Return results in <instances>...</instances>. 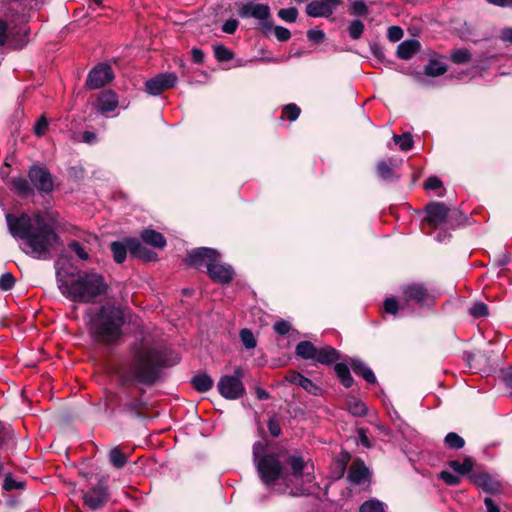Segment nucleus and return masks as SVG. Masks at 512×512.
I'll return each instance as SVG.
<instances>
[{"instance_id":"ddd939ff","label":"nucleus","mask_w":512,"mask_h":512,"mask_svg":"<svg viewBox=\"0 0 512 512\" xmlns=\"http://www.w3.org/2000/svg\"><path fill=\"white\" fill-rule=\"evenodd\" d=\"M113 78L114 73L111 65L100 63L90 70L85 85L90 90L99 89L110 83Z\"/></svg>"},{"instance_id":"0e129e2a","label":"nucleus","mask_w":512,"mask_h":512,"mask_svg":"<svg viewBox=\"0 0 512 512\" xmlns=\"http://www.w3.org/2000/svg\"><path fill=\"white\" fill-rule=\"evenodd\" d=\"M404 35L403 29L399 26H390L387 31V38L391 42H397L402 39Z\"/></svg>"},{"instance_id":"c9c22d12","label":"nucleus","mask_w":512,"mask_h":512,"mask_svg":"<svg viewBox=\"0 0 512 512\" xmlns=\"http://www.w3.org/2000/svg\"><path fill=\"white\" fill-rule=\"evenodd\" d=\"M449 467L452 468L456 473L461 475H469L474 472V460L470 456H465L463 462H459L458 460H451L448 463Z\"/></svg>"},{"instance_id":"f257e3e1","label":"nucleus","mask_w":512,"mask_h":512,"mask_svg":"<svg viewBox=\"0 0 512 512\" xmlns=\"http://www.w3.org/2000/svg\"><path fill=\"white\" fill-rule=\"evenodd\" d=\"M172 365L161 350L139 349L130 361L119 364L114 373L118 387L124 390L137 384L152 387L160 380L162 370Z\"/></svg>"},{"instance_id":"ea45409f","label":"nucleus","mask_w":512,"mask_h":512,"mask_svg":"<svg viewBox=\"0 0 512 512\" xmlns=\"http://www.w3.org/2000/svg\"><path fill=\"white\" fill-rule=\"evenodd\" d=\"M472 59V54L467 48L453 49L451 51L450 60L454 64H466Z\"/></svg>"},{"instance_id":"6ab92c4d","label":"nucleus","mask_w":512,"mask_h":512,"mask_svg":"<svg viewBox=\"0 0 512 512\" xmlns=\"http://www.w3.org/2000/svg\"><path fill=\"white\" fill-rule=\"evenodd\" d=\"M341 4L342 0H314L307 4L306 13L310 17L328 18Z\"/></svg>"},{"instance_id":"338daca9","label":"nucleus","mask_w":512,"mask_h":512,"mask_svg":"<svg viewBox=\"0 0 512 512\" xmlns=\"http://www.w3.org/2000/svg\"><path fill=\"white\" fill-rule=\"evenodd\" d=\"M239 26L237 19H228L222 25V31L226 34H234Z\"/></svg>"},{"instance_id":"9d476101","label":"nucleus","mask_w":512,"mask_h":512,"mask_svg":"<svg viewBox=\"0 0 512 512\" xmlns=\"http://www.w3.org/2000/svg\"><path fill=\"white\" fill-rule=\"evenodd\" d=\"M402 299L406 305L415 303L419 306L430 305L434 302V297L429 292L427 286L421 282L405 284L401 287Z\"/></svg>"},{"instance_id":"09e8293b","label":"nucleus","mask_w":512,"mask_h":512,"mask_svg":"<svg viewBox=\"0 0 512 512\" xmlns=\"http://www.w3.org/2000/svg\"><path fill=\"white\" fill-rule=\"evenodd\" d=\"M301 113V109L295 104L290 103L282 109V118H287L289 121H295Z\"/></svg>"},{"instance_id":"423d86ee","label":"nucleus","mask_w":512,"mask_h":512,"mask_svg":"<svg viewBox=\"0 0 512 512\" xmlns=\"http://www.w3.org/2000/svg\"><path fill=\"white\" fill-rule=\"evenodd\" d=\"M34 222L35 226L25 240L28 248L25 253L36 259H50L51 250L59 242L60 237L41 212L34 214Z\"/></svg>"},{"instance_id":"9b49d317","label":"nucleus","mask_w":512,"mask_h":512,"mask_svg":"<svg viewBox=\"0 0 512 512\" xmlns=\"http://www.w3.org/2000/svg\"><path fill=\"white\" fill-rule=\"evenodd\" d=\"M83 504L92 511L103 509L110 500L109 488L103 479L83 493Z\"/></svg>"},{"instance_id":"052dcab7","label":"nucleus","mask_w":512,"mask_h":512,"mask_svg":"<svg viewBox=\"0 0 512 512\" xmlns=\"http://www.w3.org/2000/svg\"><path fill=\"white\" fill-rule=\"evenodd\" d=\"M48 126H49V121H48V119H47L44 115H42V116H41V117L36 121V123H35V125H34L33 130H34L35 135H37V136H43V135L46 133V131H47V129H48Z\"/></svg>"},{"instance_id":"13d9d810","label":"nucleus","mask_w":512,"mask_h":512,"mask_svg":"<svg viewBox=\"0 0 512 512\" xmlns=\"http://www.w3.org/2000/svg\"><path fill=\"white\" fill-rule=\"evenodd\" d=\"M273 329L278 335L284 336L292 330V326L288 321L280 319L273 324Z\"/></svg>"},{"instance_id":"680f3d73","label":"nucleus","mask_w":512,"mask_h":512,"mask_svg":"<svg viewBox=\"0 0 512 512\" xmlns=\"http://www.w3.org/2000/svg\"><path fill=\"white\" fill-rule=\"evenodd\" d=\"M25 485V482L14 480L11 475H7L3 482V489L5 491H12L14 489H22Z\"/></svg>"},{"instance_id":"37998d69","label":"nucleus","mask_w":512,"mask_h":512,"mask_svg":"<svg viewBox=\"0 0 512 512\" xmlns=\"http://www.w3.org/2000/svg\"><path fill=\"white\" fill-rule=\"evenodd\" d=\"M445 445L450 449L459 450L465 446V440L455 432H449L444 439Z\"/></svg>"},{"instance_id":"c85d7f7f","label":"nucleus","mask_w":512,"mask_h":512,"mask_svg":"<svg viewBox=\"0 0 512 512\" xmlns=\"http://www.w3.org/2000/svg\"><path fill=\"white\" fill-rule=\"evenodd\" d=\"M140 237L145 244L157 249H163L167 244L164 235L154 229H144Z\"/></svg>"},{"instance_id":"e433bc0d","label":"nucleus","mask_w":512,"mask_h":512,"mask_svg":"<svg viewBox=\"0 0 512 512\" xmlns=\"http://www.w3.org/2000/svg\"><path fill=\"white\" fill-rule=\"evenodd\" d=\"M447 70L448 66L446 63L432 58L424 67V74L429 77H438L445 74Z\"/></svg>"},{"instance_id":"2eb2a0df","label":"nucleus","mask_w":512,"mask_h":512,"mask_svg":"<svg viewBox=\"0 0 512 512\" xmlns=\"http://www.w3.org/2000/svg\"><path fill=\"white\" fill-rule=\"evenodd\" d=\"M221 256L208 265L206 273L214 282L222 285L230 284L234 278L235 272L231 265L221 263Z\"/></svg>"},{"instance_id":"4468645a","label":"nucleus","mask_w":512,"mask_h":512,"mask_svg":"<svg viewBox=\"0 0 512 512\" xmlns=\"http://www.w3.org/2000/svg\"><path fill=\"white\" fill-rule=\"evenodd\" d=\"M216 257H220V253L213 248L197 247L188 251L185 262L188 266L200 269L202 266L208 268Z\"/></svg>"},{"instance_id":"c03bdc74","label":"nucleus","mask_w":512,"mask_h":512,"mask_svg":"<svg viewBox=\"0 0 512 512\" xmlns=\"http://www.w3.org/2000/svg\"><path fill=\"white\" fill-rule=\"evenodd\" d=\"M365 29L364 23L359 19H354L350 22L347 31L349 34V37L353 40H357L361 38L363 32Z\"/></svg>"},{"instance_id":"72a5a7b5","label":"nucleus","mask_w":512,"mask_h":512,"mask_svg":"<svg viewBox=\"0 0 512 512\" xmlns=\"http://www.w3.org/2000/svg\"><path fill=\"white\" fill-rule=\"evenodd\" d=\"M335 374L339 382L345 387L350 388L354 384V378L351 375L348 364L338 362L334 365Z\"/></svg>"},{"instance_id":"de8ad7c7","label":"nucleus","mask_w":512,"mask_h":512,"mask_svg":"<svg viewBox=\"0 0 512 512\" xmlns=\"http://www.w3.org/2000/svg\"><path fill=\"white\" fill-rule=\"evenodd\" d=\"M469 314L473 318H483L489 316V308L484 302H475L469 308Z\"/></svg>"},{"instance_id":"bb28decb","label":"nucleus","mask_w":512,"mask_h":512,"mask_svg":"<svg viewBox=\"0 0 512 512\" xmlns=\"http://www.w3.org/2000/svg\"><path fill=\"white\" fill-rule=\"evenodd\" d=\"M349 365L353 372L361 376L367 383L375 384L377 382L374 372L360 359L350 358Z\"/></svg>"},{"instance_id":"4d7b16f0","label":"nucleus","mask_w":512,"mask_h":512,"mask_svg":"<svg viewBox=\"0 0 512 512\" xmlns=\"http://www.w3.org/2000/svg\"><path fill=\"white\" fill-rule=\"evenodd\" d=\"M439 479L443 480L448 486H457L461 482V478L449 471H441L439 473Z\"/></svg>"},{"instance_id":"c756f323","label":"nucleus","mask_w":512,"mask_h":512,"mask_svg":"<svg viewBox=\"0 0 512 512\" xmlns=\"http://www.w3.org/2000/svg\"><path fill=\"white\" fill-rule=\"evenodd\" d=\"M132 237L124 238L123 241H114L110 244V250L113 254V259L117 264L125 261L127 252L130 253V239Z\"/></svg>"},{"instance_id":"69168bd1","label":"nucleus","mask_w":512,"mask_h":512,"mask_svg":"<svg viewBox=\"0 0 512 512\" xmlns=\"http://www.w3.org/2000/svg\"><path fill=\"white\" fill-rule=\"evenodd\" d=\"M443 186V182L437 176H430L424 183V188L426 190H436Z\"/></svg>"},{"instance_id":"1a4fd4ad","label":"nucleus","mask_w":512,"mask_h":512,"mask_svg":"<svg viewBox=\"0 0 512 512\" xmlns=\"http://www.w3.org/2000/svg\"><path fill=\"white\" fill-rule=\"evenodd\" d=\"M8 231L15 239L26 240L35 226L34 216L22 212L20 215L6 213L5 215Z\"/></svg>"},{"instance_id":"5701e85b","label":"nucleus","mask_w":512,"mask_h":512,"mask_svg":"<svg viewBox=\"0 0 512 512\" xmlns=\"http://www.w3.org/2000/svg\"><path fill=\"white\" fill-rule=\"evenodd\" d=\"M370 476V471L364 461L357 458L349 467L348 479L354 484H362Z\"/></svg>"},{"instance_id":"f03ea898","label":"nucleus","mask_w":512,"mask_h":512,"mask_svg":"<svg viewBox=\"0 0 512 512\" xmlns=\"http://www.w3.org/2000/svg\"><path fill=\"white\" fill-rule=\"evenodd\" d=\"M255 466L265 486L273 487L282 480L289 487L293 480L303 478L307 463L300 454H289L283 463L276 453H268Z\"/></svg>"},{"instance_id":"0eeeda50","label":"nucleus","mask_w":512,"mask_h":512,"mask_svg":"<svg viewBox=\"0 0 512 512\" xmlns=\"http://www.w3.org/2000/svg\"><path fill=\"white\" fill-rule=\"evenodd\" d=\"M237 14L242 19L254 18L258 20L257 28L266 36L272 31V14L268 4L247 2L242 4Z\"/></svg>"},{"instance_id":"dca6fc26","label":"nucleus","mask_w":512,"mask_h":512,"mask_svg":"<svg viewBox=\"0 0 512 512\" xmlns=\"http://www.w3.org/2000/svg\"><path fill=\"white\" fill-rule=\"evenodd\" d=\"M177 80L174 73L158 74L145 82V91L153 96L160 95L163 91L174 87Z\"/></svg>"},{"instance_id":"774afa93","label":"nucleus","mask_w":512,"mask_h":512,"mask_svg":"<svg viewBox=\"0 0 512 512\" xmlns=\"http://www.w3.org/2000/svg\"><path fill=\"white\" fill-rule=\"evenodd\" d=\"M370 51L372 55L380 62H383L385 60V54L383 51L382 46L379 43L373 42L370 43Z\"/></svg>"},{"instance_id":"39448f33","label":"nucleus","mask_w":512,"mask_h":512,"mask_svg":"<svg viewBox=\"0 0 512 512\" xmlns=\"http://www.w3.org/2000/svg\"><path fill=\"white\" fill-rule=\"evenodd\" d=\"M9 190L21 199L35 196L36 192L45 198L55 188V177L43 165L33 164L29 167L27 177L22 175L11 177L7 181Z\"/></svg>"},{"instance_id":"2f4dec72","label":"nucleus","mask_w":512,"mask_h":512,"mask_svg":"<svg viewBox=\"0 0 512 512\" xmlns=\"http://www.w3.org/2000/svg\"><path fill=\"white\" fill-rule=\"evenodd\" d=\"M104 411L110 418H114L116 415V408L122 405V398L119 393L114 391H108L105 393L104 399Z\"/></svg>"},{"instance_id":"5fc2aeb1","label":"nucleus","mask_w":512,"mask_h":512,"mask_svg":"<svg viewBox=\"0 0 512 512\" xmlns=\"http://www.w3.org/2000/svg\"><path fill=\"white\" fill-rule=\"evenodd\" d=\"M68 248L73 251L81 260H88L89 254L82 246V244L76 240H72L68 243Z\"/></svg>"},{"instance_id":"a211bd4d","label":"nucleus","mask_w":512,"mask_h":512,"mask_svg":"<svg viewBox=\"0 0 512 512\" xmlns=\"http://www.w3.org/2000/svg\"><path fill=\"white\" fill-rule=\"evenodd\" d=\"M30 28L26 24H9L7 44L13 50L24 48L29 42Z\"/></svg>"},{"instance_id":"3c124183","label":"nucleus","mask_w":512,"mask_h":512,"mask_svg":"<svg viewBox=\"0 0 512 512\" xmlns=\"http://www.w3.org/2000/svg\"><path fill=\"white\" fill-rule=\"evenodd\" d=\"M278 16L288 23H293L297 20L298 10L295 7L282 8L278 11Z\"/></svg>"},{"instance_id":"6e6d98bb","label":"nucleus","mask_w":512,"mask_h":512,"mask_svg":"<svg viewBox=\"0 0 512 512\" xmlns=\"http://www.w3.org/2000/svg\"><path fill=\"white\" fill-rule=\"evenodd\" d=\"M267 427H268L270 435L274 438L279 437L282 433L280 422L277 419L276 415H272L269 417V419L267 421Z\"/></svg>"},{"instance_id":"aec40b11","label":"nucleus","mask_w":512,"mask_h":512,"mask_svg":"<svg viewBox=\"0 0 512 512\" xmlns=\"http://www.w3.org/2000/svg\"><path fill=\"white\" fill-rule=\"evenodd\" d=\"M285 381L303 388L313 396H321L322 388L316 385L311 379L305 377L296 370H289L284 376Z\"/></svg>"},{"instance_id":"79ce46f5","label":"nucleus","mask_w":512,"mask_h":512,"mask_svg":"<svg viewBox=\"0 0 512 512\" xmlns=\"http://www.w3.org/2000/svg\"><path fill=\"white\" fill-rule=\"evenodd\" d=\"M348 12L351 16L366 17L370 13V10L363 0H357L349 5Z\"/></svg>"},{"instance_id":"a878e982","label":"nucleus","mask_w":512,"mask_h":512,"mask_svg":"<svg viewBox=\"0 0 512 512\" xmlns=\"http://www.w3.org/2000/svg\"><path fill=\"white\" fill-rule=\"evenodd\" d=\"M118 106V95L113 90H104L98 96V110L101 113L112 112Z\"/></svg>"},{"instance_id":"a18cd8bd","label":"nucleus","mask_w":512,"mask_h":512,"mask_svg":"<svg viewBox=\"0 0 512 512\" xmlns=\"http://www.w3.org/2000/svg\"><path fill=\"white\" fill-rule=\"evenodd\" d=\"M240 339L246 349H254L257 345V340L253 332L248 328H244L240 331Z\"/></svg>"},{"instance_id":"b1692460","label":"nucleus","mask_w":512,"mask_h":512,"mask_svg":"<svg viewBox=\"0 0 512 512\" xmlns=\"http://www.w3.org/2000/svg\"><path fill=\"white\" fill-rule=\"evenodd\" d=\"M130 256L142 259L146 262L155 261L157 254L143 245L139 239L132 237L130 239Z\"/></svg>"},{"instance_id":"4be33fe9","label":"nucleus","mask_w":512,"mask_h":512,"mask_svg":"<svg viewBox=\"0 0 512 512\" xmlns=\"http://www.w3.org/2000/svg\"><path fill=\"white\" fill-rule=\"evenodd\" d=\"M145 407L146 402L141 397H132L119 406V413L142 419L146 418V413L143 411Z\"/></svg>"},{"instance_id":"393cba45","label":"nucleus","mask_w":512,"mask_h":512,"mask_svg":"<svg viewBox=\"0 0 512 512\" xmlns=\"http://www.w3.org/2000/svg\"><path fill=\"white\" fill-rule=\"evenodd\" d=\"M341 359V353L332 346L326 345L318 348L315 361L319 364L330 366L338 363Z\"/></svg>"},{"instance_id":"f704fd0d","label":"nucleus","mask_w":512,"mask_h":512,"mask_svg":"<svg viewBox=\"0 0 512 512\" xmlns=\"http://www.w3.org/2000/svg\"><path fill=\"white\" fill-rule=\"evenodd\" d=\"M191 385L199 393H205L212 389L214 381L206 373H200L192 377Z\"/></svg>"},{"instance_id":"473e14b6","label":"nucleus","mask_w":512,"mask_h":512,"mask_svg":"<svg viewBox=\"0 0 512 512\" xmlns=\"http://www.w3.org/2000/svg\"><path fill=\"white\" fill-rule=\"evenodd\" d=\"M317 352L318 348L308 340L299 342L295 348L297 357L304 360H315Z\"/></svg>"},{"instance_id":"7c9ffc66","label":"nucleus","mask_w":512,"mask_h":512,"mask_svg":"<svg viewBox=\"0 0 512 512\" xmlns=\"http://www.w3.org/2000/svg\"><path fill=\"white\" fill-rule=\"evenodd\" d=\"M345 406L346 410L354 417H365L368 413L366 404L352 395L346 396Z\"/></svg>"},{"instance_id":"f3484780","label":"nucleus","mask_w":512,"mask_h":512,"mask_svg":"<svg viewBox=\"0 0 512 512\" xmlns=\"http://www.w3.org/2000/svg\"><path fill=\"white\" fill-rule=\"evenodd\" d=\"M470 481L477 487H480L488 494H499L502 492V484L494 479L489 473L474 471L469 476Z\"/></svg>"},{"instance_id":"49530a36","label":"nucleus","mask_w":512,"mask_h":512,"mask_svg":"<svg viewBox=\"0 0 512 512\" xmlns=\"http://www.w3.org/2000/svg\"><path fill=\"white\" fill-rule=\"evenodd\" d=\"M268 441L266 439H263L261 441H256L253 444L252 453H253V460L254 463L257 464L261 457L266 455V451L268 449Z\"/></svg>"},{"instance_id":"58836bf2","label":"nucleus","mask_w":512,"mask_h":512,"mask_svg":"<svg viewBox=\"0 0 512 512\" xmlns=\"http://www.w3.org/2000/svg\"><path fill=\"white\" fill-rule=\"evenodd\" d=\"M214 57L218 62H228L234 59L235 54L223 44L217 43L213 45Z\"/></svg>"},{"instance_id":"4c0bfd02","label":"nucleus","mask_w":512,"mask_h":512,"mask_svg":"<svg viewBox=\"0 0 512 512\" xmlns=\"http://www.w3.org/2000/svg\"><path fill=\"white\" fill-rule=\"evenodd\" d=\"M109 461L113 467L122 469L127 464L128 457L118 446H116L109 452Z\"/></svg>"},{"instance_id":"f8f14e48","label":"nucleus","mask_w":512,"mask_h":512,"mask_svg":"<svg viewBox=\"0 0 512 512\" xmlns=\"http://www.w3.org/2000/svg\"><path fill=\"white\" fill-rule=\"evenodd\" d=\"M217 389L220 395L228 400H237L243 397L246 393L243 382L230 375H223L218 383Z\"/></svg>"},{"instance_id":"412c9836","label":"nucleus","mask_w":512,"mask_h":512,"mask_svg":"<svg viewBox=\"0 0 512 512\" xmlns=\"http://www.w3.org/2000/svg\"><path fill=\"white\" fill-rule=\"evenodd\" d=\"M402 163V160L389 158L387 160H381L376 165V174L382 180L386 182H398L400 179L399 175L394 173V169L398 168Z\"/></svg>"},{"instance_id":"6e6552de","label":"nucleus","mask_w":512,"mask_h":512,"mask_svg":"<svg viewBox=\"0 0 512 512\" xmlns=\"http://www.w3.org/2000/svg\"><path fill=\"white\" fill-rule=\"evenodd\" d=\"M426 217L424 220L432 228L437 229L446 221H452L455 218L457 223L465 219L461 211L450 213V208L443 202H430L425 206Z\"/></svg>"},{"instance_id":"bf43d9fd","label":"nucleus","mask_w":512,"mask_h":512,"mask_svg":"<svg viewBox=\"0 0 512 512\" xmlns=\"http://www.w3.org/2000/svg\"><path fill=\"white\" fill-rule=\"evenodd\" d=\"M386 313L396 315L400 309L399 302L395 297L386 298L383 304Z\"/></svg>"},{"instance_id":"603ef678","label":"nucleus","mask_w":512,"mask_h":512,"mask_svg":"<svg viewBox=\"0 0 512 512\" xmlns=\"http://www.w3.org/2000/svg\"><path fill=\"white\" fill-rule=\"evenodd\" d=\"M307 39L314 45L323 43L326 39V35L323 30L320 29H309L306 32Z\"/></svg>"},{"instance_id":"864d4df0","label":"nucleus","mask_w":512,"mask_h":512,"mask_svg":"<svg viewBox=\"0 0 512 512\" xmlns=\"http://www.w3.org/2000/svg\"><path fill=\"white\" fill-rule=\"evenodd\" d=\"M15 283H16V279L12 273H10V272L3 273L0 277V290L10 291L14 288Z\"/></svg>"},{"instance_id":"a19ab883","label":"nucleus","mask_w":512,"mask_h":512,"mask_svg":"<svg viewBox=\"0 0 512 512\" xmlns=\"http://www.w3.org/2000/svg\"><path fill=\"white\" fill-rule=\"evenodd\" d=\"M392 139L396 145H399L402 151H409L413 148L414 141L409 132H405L401 135L394 134Z\"/></svg>"},{"instance_id":"8fccbe9b","label":"nucleus","mask_w":512,"mask_h":512,"mask_svg":"<svg viewBox=\"0 0 512 512\" xmlns=\"http://www.w3.org/2000/svg\"><path fill=\"white\" fill-rule=\"evenodd\" d=\"M383 504L382 502L371 499L368 501H365L359 508V512H383Z\"/></svg>"},{"instance_id":"e2e57ef3","label":"nucleus","mask_w":512,"mask_h":512,"mask_svg":"<svg viewBox=\"0 0 512 512\" xmlns=\"http://www.w3.org/2000/svg\"><path fill=\"white\" fill-rule=\"evenodd\" d=\"M272 30L274 31L275 37L280 42H286L291 38V32L289 29L283 27V26H274Z\"/></svg>"},{"instance_id":"7ed1b4c3","label":"nucleus","mask_w":512,"mask_h":512,"mask_svg":"<svg viewBox=\"0 0 512 512\" xmlns=\"http://www.w3.org/2000/svg\"><path fill=\"white\" fill-rule=\"evenodd\" d=\"M57 283L62 295L77 303H96L110 289L104 276L93 271H78L72 281L57 272Z\"/></svg>"},{"instance_id":"cd10ccee","label":"nucleus","mask_w":512,"mask_h":512,"mask_svg":"<svg viewBox=\"0 0 512 512\" xmlns=\"http://www.w3.org/2000/svg\"><path fill=\"white\" fill-rule=\"evenodd\" d=\"M421 49V43L417 39H408L401 42L396 51L399 59L408 60L412 58Z\"/></svg>"},{"instance_id":"20e7f679","label":"nucleus","mask_w":512,"mask_h":512,"mask_svg":"<svg viewBox=\"0 0 512 512\" xmlns=\"http://www.w3.org/2000/svg\"><path fill=\"white\" fill-rule=\"evenodd\" d=\"M126 318L123 309L113 303L101 305L90 319L89 335L103 346L118 344L123 338Z\"/></svg>"}]
</instances>
